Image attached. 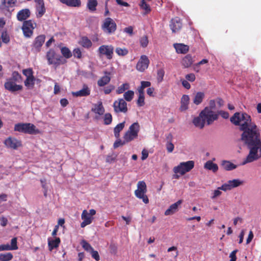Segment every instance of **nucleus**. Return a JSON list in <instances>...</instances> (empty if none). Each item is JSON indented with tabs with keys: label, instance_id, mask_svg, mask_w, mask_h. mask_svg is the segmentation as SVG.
Returning a JSON list of instances; mask_svg holds the SVG:
<instances>
[{
	"label": "nucleus",
	"instance_id": "nucleus-24",
	"mask_svg": "<svg viewBox=\"0 0 261 261\" xmlns=\"http://www.w3.org/2000/svg\"><path fill=\"white\" fill-rule=\"evenodd\" d=\"M190 98L188 95H182L181 98V105L180 107V111H185L188 109L189 104Z\"/></svg>",
	"mask_w": 261,
	"mask_h": 261
},
{
	"label": "nucleus",
	"instance_id": "nucleus-42",
	"mask_svg": "<svg viewBox=\"0 0 261 261\" xmlns=\"http://www.w3.org/2000/svg\"><path fill=\"white\" fill-rule=\"evenodd\" d=\"M149 64V60L148 57L145 55L141 56L140 60L137 63V65H148Z\"/></svg>",
	"mask_w": 261,
	"mask_h": 261
},
{
	"label": "nucleus",
	"instance_id": "nucleus-39",
	"mask_svg": "<svg viewBox=\"0 0 261 261\" xmlns=\"http://www.w3.org/2000/svg\"><path fill=\"white\" fill-rule=\"evenodd\" d=\"M61 51L63 56L66 59H68L72 56V53L69 49L66 47H63L61 49Z\"/></svg>",
	"mask_w": 261,
	"mask_h": 261
},
{
	"label": "nucleus",
	"instance_id": "nucleus-55",
	"mask_svg": "<svg viewBox=\"0 0 261 261\" xmlns=\"http://www.w3.org/2000/svg\"><path fill=\"white\" fill-rule=\"evenodd\" d=\"M92 257L94 258L96 261H98L100 259V257L98 251L92 250L90 252Z\"/></svg>",
	"mask_w": 261,
	"mask_h": 261
},
{
	"label": "nucleus",
	"instance_id": "nucleus-40",
	"mask_svg": "<svg viewBox=\"0 0 261 261\" xmlns=\"http://www.w3.org/2000/svg\"><path fill=\"white\" fill-rule=\"evenodd\" d=\"M134 96V92L133 91L128 90L127 92H125L123 94V97L125 101H130Z\"/></svg>",
	"mask_w": 261,
	"mask_h": 261
},
{
	"label": "nucleus",
	"instance_id": "nucleus-61",
	"mask_svg": "<svg viewBox=\"0 0 261 261\" xmlns=\"http://www.w3.org/2000/svg\"><path fill=\"white\" fill-rule=\"evenodd\" d=\"M238 252V250L236 249L233 251H232L229 257L230 258V261H236L237 260V256H236V253Z\"/></svg>",
	"mask_w": 261,
	"mask_h": 261
},
{
	"label": "nucleus",
	"instance_id": "nucleus-27",
	"mask_svg": "<svg viewBox=\"0 0 261 261\" xmlns=\"http://www.w3.org/2000/svg\"><path fill=\"white\" fill-rule=\"evenodd\" d=\"M205 97L204 93L203 92H198L196 93L194 98L193 103L196 105L200 104Z\"/></svg>",
	"mask_w": 261,
	"mask_h": 261
},
{
	"label": "nucleus",
	"instance_id": "nucleus-22",
	"mask_svg": "<svg viewBox=\"0 0 261 261\" xmlns=\"http://www.w3.org/2000/svg\"><path fill=\"white\" fill-rule=\"evenodd\" d=\"M173 46L178 54H186L189 50V46L183 43H174Z\"/></svg>",
	"mask_w": 261,
	"mask_h": 261
},
{
	"label": "nucleus",
	"instance_id": "nucleus-14",
	"mask_svg": "<svg viewBox=\"0 0 261 261\" xmlns=\"http://www.w3.org/2000/svg\"><path fill=\"white\" fill-rule=\"evenodd\" d=\"M114 47L112 45H102L98 48V52L100 54L105 55L109 59H111L113 57Z\"/></svg>",
	"mask_w": 261,
	"mask_h": 261
},
{
	"label": "nucleus",
	"instance_id": "nucleus-49",
	"mask_svg": "<svg viewBox=\"0 0 261 261\" xmlns=\"http://www.w3.org/2000/svg\"><path fill=\"white\" fill-rule=\"evenodd\" d=\"M23 74L27 77V78L33 77V71L31 68H28L23 70Z\"/></svg>",
	"mask_w": 261,
	"mask_h": 261
},
{
	"label": "nucleus",
	"instance_id": "nucleus-59",
	"mask_svg": "<svg viewBox=\"0 0 261 261\" xmlns=\"http://www.w3.org/2000/svg\"><path fill=\"white\" fill-rule=\"evenodd\" d=\"M217 114H219V116L221 115V117L224 119H227L229 117V113L227 112L223 111H218L217 112Z\"/></svg>",
	"mask_w": 261,
	"mask_h": 261
},
{
	"label": "nucleus",
	"instance_id": "nucleus-12",
	"mask_svg": "<svg viewBox=\"0 0 261 261\" xmlns=\"http://www.w3.org/2000/svg\"><path fill=\"white\" fill-rule=\"evenodd\" d=\"M16 2L17 0H2L0 4V10L11 13L13 10V9H11L15 6Z\"/></svg>",
	"mask_w": 261,
	"mask_h": 261
},
{
	"label": "nucleus",
	"instance_id": "nucleus-23",
	"mask_svg": "<svg viewBox=\"0 0 261 261\" xmlns=\"http://www.w3.org/2000/svg\"><path fill=\"white\" fill-rule=\"evenodd\" d=\"M91 111L99 115H102L105 113V108L102 105V102L101 101H99L97 103L94 104L93 108L91 109Z\"/></svg>",
	"mask_w": 261,
	"mask_h": 261
},
{
	"label": "nucleus",
	"instance_id": "nucleus-31",
	"mask_svg": "<svg viewBox=\"0 0 261 261\" xmlns=\"http://www.w3.org/2000/svg\"><path fill=\"white\" fill-rule=\"evenodd\" d=\"M222 166L227 171L232 170L237 168V165L228 161H223L222 163Z\"/></svg>",
	"mask_w": 261,
	"mask_h": 261
},
{
	"label": "nucleus",
	"instance_id": "nucleus-28",
	"mask_svg": "<svg viewBox=\"0 0 261 261\" xmlns=\"http://www.w3.org/2000/svg\"><path fill=\"white\" fill-rule=\"evenodd\" d=\"M62 4L70 7H79L81 3L80 0H59Z\"/></svg>",
	"mask_w": 261,
	"mask_h": 261
},
{
	"label": "nucleus",
	"instance_id": "nucleus-50",
	"mask_svg": "<svg viewBox=\"0 0 261 261\" xmlns=\"http://www.w3.org/2000/svg\"><path fill=\"white\" fill-rule=\"evenodd\" d=\"M140 42L141 46L143 47H146L148 44V40L147 36H143L140 40Z\"/></svg>",
	"mask_w": 261,
	"mask_h": 261
},
{
	"label": "nucleus",
	"instance_id": "nucleus-20",
	"mask_svg": "<svg viewBox=\"0 0 261 261\" xmlns=\"http://www.w3.org/2000/svg\"><path fill=\"white\" fill-rule=\"evenodd\" d=\"M25 134L36 135L40 134V131L38 128H36L34 124L31 123H25Z\"/></svg>",
	"mask_w": 261,
	"mask_h": 261
},
{
	"label": "nucleus",
	"instance_id": "nucleus-64",
	"mask_svg": "<svg viewBox=\"0 0 261 261\" xmlns=\"http://www.w3.org/2000/svg\"><path fill=\"white\" fill-rule=\"evenodd\" d=\"M11 250L9 244H3L0 245V251Z\"/></svg>",
	"mask_w": 261,
	"mask_h": 261
},
{
	"label": "nucleus",
	"instance_id": "nucleus-17",
	"mask_svg": "<svg viewBox=\"0 0 261 261\" xmlns=\"http://www.w3.org/2000/svg\"><path fill=\"white\" fill-rule=\"evenodd\" d=\"M31 15V12L29 9H23L18 12L17 14V19L18 21H22L27 20Z\"/></svg>",
	"mask_w": 261,
	"mask_h": 261
},
{
	"label": "nucleus",
	"instance_id": "nucleus-16",
	"mask_svg": "<svg viewBox=\"0 0 261 261\" xmlns=\"http://www.w3.org/2000/svg\"><path fill=\"white\" fill-rule=\"evenodd\" d=\"M170 27L173 33H176L179 31L182 27V23L180 19L176 17L171 19Z\"/></svg>",
	"mask_w": 261,
	"mask_h": 261
},
{
	"label": "nucleus",
	"instance_id": "nucleus-33",
	"mask_svg": "<svg viewBox=\"0 0 261 261\" xmlns=\"http://www.w3.org/2000/svg\"><path fill=\"white\" fill-rule=\"evenodd\" d=\"M138 137V136L135 135L134 134L129 132V131H126L125 134L123 136V139L125 140V142L127 143L133 140L136 139Z\"/></svg>",
	"mask_w": 261,
	"mask_h": 261
},
{
	"label": "nucleus",
	"instance_id": "nucleus-48",
	"mask_svg": "<svg viewBox=\"0 0 261 261\" xmlns=\"http://www.w3.org/2000/svg\"><path fill=\"white\" fill-rule=\"evenodd\" d=\"M164 74L165 71L163 69L161 68L158 70L156 79L159 83H161L163 81Z\"/></svg>",
	"mask_w": 261,
	"mask_h": 261
},
{
	"label": "nucleus",
	"instance_id": "nucleus-11",
	"mask_svg": "<svg viewBox=\"0 0 261 261\" xmlns=\"http://www.w3.org/2000/svg\"><path fill=\"white\" fill-rule=\"evenodd\" d=\"M243 184V181L239 179H234L229 180L227 182L223 184L221 187H219V189L222 191H227L237 188Z\"/></svg>",
	"mask_w": 261,
	"mask_h": 261
},
{
	"label": "nucleus",
	"instance_id": "nucleus-19",
	"mask_svg": "<svg viewBox=\"0 0 261 261\" xmlns=\"http://www.w3.org/2000/svg\"><path fill=\"white\" fill-rule=\"evenodd\" d=\"M72 95L75 97L87 96L90 95V90L86 85H84L82 89L72 93Z\"/></svg>",
	"mask_w": 261,
	"mask_h": 261
},
{
	"label": "nucleus",
	"instance_id": "nucleus-62",
	"mask_svg": "<svg viewBox=\"0 0 261 261\" xmlns=\"http://www.w3.org/2000/svg\"><path fill=\"white\" fill-rule=\"evenodd\" d=\"M185 78L186 80L191 82H194L195 80V74L193 73L188 74L186 75Z\"/></svg>",
	"mask_w": 261,
	"mask_h": 261
},
{
	"label": "nucleus",
	"instance_id": "nucleus-46",
	"mask_svg": "<svg viewBox=\"0 0 261 261\" xmlns=\"http://www.w3.org/2000/svg\"><path fill=\"white\" fill-rule=\"evenodd\" d=\"M38 9V14L39 17H41L45 12V8L44 7V4L41 3L37 5Z\"/></svg>",
	"mask_w": 261,
	"mask_h": 261
},
{
	"label": "nucleus",
	"instance_id": "nucleus-25",
	"mask_svg": "<svg viewBox=\"0 0 261 261\" xmlns=\"http://www.w3.org/2000/svg\"><path fill=\"white\" fill-rule=\"evenodd\" d=\"M61 242L59 238H56L55 240L48 239V246L49 251H52L54 249L57 248L59 247Z\"/></svg>",
	"mask_w": 261,
	"mask_h": 261
},
{
	"label": "nucleus",
	"instance_id": "nucleus-35",
	"mask_svg": "<svg viewBox=\"0 0 261 261\" xmlns=\"http://www.w3.org/2000/svg\"><path fill=\"white\" fill-rule=\"evenodd\" d=\"M194 62V60L190 55H187L182 59L184 65H192Z\"/></svg>",
	"mask_w": 261,
	"mask_h": 261
},
{
	"label": "nucleus",
	"instance_id": "nucleus-60",
	"mask_svg": "<svg viewBox=\"0 0 261 261\" xmlns=\"http://www.w3.org/2000/svg\"><path fill=\"white\" fill-rule=\"evenodd\" d=\"M115 88V87L113 85H110L109 86L105 88L104 89V93L106 94H110Z\"/></svg>",
	"mask_w": 261,
	"mask_h": 261
},
{
	"label": "nucleus",
	"instance_id": "nucleus-63",
	"mask_svg": "<svg viewBox=\"0 0 261 261\" xmlns=\"http://www.w3.org/2000/svg\"><path fill=\"white\" fill-rule=\"evenodd\" d=\"M167 150L168 152H172L174 149V145L171 142H168L166 144Z\"/></svg>",
	"mask_w": 261,
	"mask_h": 261
},
{
	"label": "nucleus",
	"instance_id": "nucleus-45",
	"mask_svg": "<svg viewBox=\"0 0 261 261\" xmlns=\"http://www.w3.org/2000/svg\"><path fill=\"white\" fill-rule=\"evenodd\" d=\"M129 88V86L128 84H123L118 88L116 92L117 94H121L123 93L126 90H127Z\"/></svg>",
	"mask_w": 261,
	"mask_h": 261
},
{
	"label": "nucleus",
	"instance_id": "nucleus-26",
	"mask_svg": "<svg viewBox=\"0 0 261 261\" xmlns=\"http://www.w3.org/2000/svg\"><path fill=\"white\" fill-rule=\"evenodd\" d=\"M79 44L86 48H89L92 45L91 41L86 36H83L81 38Z\"/></svg>",
	"mask_w": 261,
	"mask_h": 261
},
{
	"label": "nucleus",
	"instance_id": "nucleus-52",
	"mask_svg": "<svg viewBox=\"0 0 261 261\" xmlns=\"http://www.w3.org/2000/svg\"><path fill=\"white\" fill-rule=\"evenodd\" d=\"M127 142H125V140L124 139L123 141H122L120 139H118L117 140H116L115 143H114L113 147L114 148H116L120 146H122L124 145Z\"/></svg>",
	"mask_w": 261,
	"mask_h": 261
},
{
	"label": "nucleus",
	"instance_id": "nucleus-15",
	"mask_svg": "<svg viewBox=\"0 0 261 261\" xmlns=\"http://www.w3.org/2000/svg\"><path fill=\"white\" fill-rule=\"evenodd\" d=\"M45 39V36L44 35H40L36 37L33 44V49H35L37 52L39 51Z\"/></svg>",
	"mask_w": 261,
	"mask_h": 261
},
{
	"label": "nucleus",
	"instance_id": "nucleus-29",
	"mask_svg": "<svg viewBox=\"0 0 261 261\" xmlns=\"http://www.w3.org/2000/svg\"><path fill=\"white\" fill-rule=\"evenodd\" d=\"M204 168L212 171L213 172L215 173L218 170V165L214 163L211 161H207L204 165Z\"/></svg>",
	"mask_w": 261,
	"mask_h": 261
},
{
	"label": "nucleus",
	"instance_id": "nucleus-51",
	"mask_svg": "<svg viewBox=\"0 0 261 261\" xmlns=\"http://www.w3.org/2000/svg\"><path fill=\"white\" fill-rule=\"evenodd\" d=\"M17 243V242L16 238H13L12 239L11 241V246H10L11 250H16L18 249Z\"/></svg>",
	"mask_w": 261,
	"mask_h": 261
},
{
	"label": "nucleus",
	"instance_id": "nucleus-3",
	"mask_svg": "<svg viewBox=\"0 0 261 261\" xmlns=\"http://www.w3.org/2000/svg\"><path fill=\"white\" fill-rule=\"evenodd\" d=\"M21 82V76L17 72H14L11 77L7 79L4 84L5 88L11 92H15L22 89V86L18 84Z\"/></svg>",
	"mask_w": 261,
	"mask_h": 261
},
{
	"label": "nucleus",
	"instance_id": "nucleus-53",
	"mask_svg": "<svg viewBox=\"0 0 261 261\" xmlns=\"http://www.w3.org/2000/svg\"><path fill=\"white\" fill-rule=\"evenodd\" d=\"M73 55L75 58L80 59L82 57V52L79 48H76L73 50Z\"/></svg>",
	"mask_w": 261,
	"mask_h": 261
},
{
	"label": "nucleus",
	"instance_id": "nucleus-54",
	"mask_svg": "<svg viewBox=\"0 0 261 261\" xmlns=\"http://www.w3.org/2000/svg\"><path fill=\"white\" fill-rule=\"evenodd\" d=\"M137 105L139 107H142L144 105V95H139L137 100Z\"/></svg>",
	"mask_w": 261,
	"mask_h": 261
},
{
	"label": "nucleus",
	"instance_id": "nucleus-37",
	"mask_svg": "<svg viewBox=\"0 0 261 261\" xmlns=\"http://www.w3.org/2000/svg\"><path fill=\"white\" fill-rule=\"evenodd\" d=\"M35 81V78L34 77L27 78L25 81H24V85L28 88L32 89L34 87Z\"/></svg>",
	"mask_w": 261,
	"mask_h": 261
},
{
	"label": "nucleus",
	"instance_id": "nucleus-13",
	"mask_svg": "<svg viewBox=\"0 0 261 261\" xmlns=\"http://www.w3.org/2000/svg\"><path fill=\"white\" fill-rule=\"evenodd\" d=\"M4 144L8 148L15 150L22 146L21 141L11 137L5 140Z\"/></svg>",
	"mask_w": 261,
	"mask_h": 261
},
{
	"label": "nucleus",
	"instance_id": "nucleus-9",
	"mask_svg": "<svg viewBox=\"0 0 261 261\" xmlns=\"http://www.w3.org/2000/svg\"><path fill=\"white\" fill-rule=\"evenodd\" d=\"M36 26L32 20H28L23 21L22 26V31L24 36L27 38H30L33 34V30Z\"/></svg>",
	"mask_w": 261,
	"mask_h": 261
},
{
	"label": "nucleus",
	"instance_id": "nucleus-18",
	"mask_svg": "<svg viewBox=\"0 0 261 261\" xmlns=\"http://www.w3.org/2000/svg\"><path fill=\"white\" fill-rule=\"evenodd\" d=\"M182 201L181 200H179L175 203L171 204L165 212V215H172L177 212L178 210V206L182 203Z\"/></svg>",
	"mask_w": 261,
	"mask_h": 261
},
{
	"label": "nucleus",
	"instance_id": "nucleus-10",
	"mask_svg": "<svg viewBox=\"0 0 261 261\" xmlns=\"http://www.w3.org/2000/svg\"><path fill=\"white\" fill-rule=\"evenodd\" d=\"M114 110L116 113H126L128 109L127 103L123 98H119L113 103Z\"/></svg>",
	"mask_w": 261,
	"mask_h": 261
},
{
	"label": "nucleus",
	"instance_id": "nucleus-43",
	"mask_svg": "<svg viewBox=\"0 0 261 261\" xmlns=\"http://www.w3.org/2000/svg\"><path fill=\"white\" fill-rule=\"evenodd\" d=\"M81 244L82 245V247L87 251L90 252L93 249L91 245L86 240H82Z\"/></svg>",
	"mask_w": 261,
	"mask_h": 261
},
{
	"label": "nucleus",
	"instance_id": "nucleus-8",
	"mask_svg": "<svg viewBox=\"0 0 261 261\" xmlns=\"http://www.w3.org/2000/svg\"><path fill=\"white\" fill-rule=\"evenodd\" d=\"M101 29L105 33L111 34L116 30L117 24L113 19L107 17L104 20Z\"/></svg>",
	"mask_w": 261,
	"mask_h": 261
},
{
	"label": "nucleus",
	"instance_id": "nucleus-1",
	"mask_svg": "<svg viewBox=\"0 0 261 261\" xmlns=\"http://www.w3.org/2000/svg\"><path fill=\"white\" fill-rule=\"evenodd\" d=\"M231 123L240 125L243 131L241 140L249 149V152L243 165L256 161L261 157V139L259 129L251 121L250 115L237 112L230 118Z\"/></svg>",
	"mask_w": 261,
	"mask_h": 261
},
{
	"label": "nucleus",
	"instance_id": "nucleus-4",
	"mask_svg": "<svg viewBox=\"0 0 261 261\" xmlns=\"http://www.w3.org/2000/svg\"><path fill=\"white\" fill-rule=\"evenodd\" d=\"M194 167V162L193 161H189L186 162H181L178 166L173 168V171L175 173L173 175V178L178 179L179 175H183L187 172L190 171Z\"/></svg>",
	"mask_w": 261,
	"mask_h": 261
},
{
	"label": "nucleus",
	"instance_id": "nucleus-30",
	"mask_svg": "<svg viewBox=\"0 0 261 261\" xmlns=\"http://www.w3.org/2000/svg\"><path fill=\"white\" fill-rule=\"evenodd\" d=\"M125 125V121L118 124L114 129L115 137L118 139L120 137V132L123 129Z\"/></svg>",
	"mask_w": 261,
	"mask_h": 261
},
{
	"label": "nucleus",
	"instance_id": "nucleus-6",
	"mask_svg": "<svg viewBox=\"0 0 261 261\" xmlns=\"http://www.w3.org/2000/svg\"><path fill=\"white\" fill-rule=\"evenodd\" d=\"M95 214L96 211L94 209H91L89 212L86 210L83 211L81 215V219L83 220V222L81 223V227L84 228L91 224L94 220L93 216Z\"/></svg>",
	"mask_w": 261,
	"mask_h": 261
},
{
	"label": "nucleus",
	"instance_id": "nucleus-57",
	"mask_svg": "<svg viewBox=\"0 0 261 261\" xmlns=\"http://www.w3.org/2000/svg\"><path fill=\"white\" fill-rule=\"evenodd\" d=\"M2 39L3 42L7 43L10 41V38L9 35L6 32H3L2 34Z\"/></svg>",
	"mask_w": 261,
	"mask_h": 261
},
{
	"label": "nucleus",
	"instance_id": "nucleus-58",
	"mask_svg": "<svg viewBox=\"0 0 261 261\" xmlns=\"http://www.w3.org/2000/svg\"><path fill=\"white\" fill-rule=\"evenodd\" d=\"M222 190L221 189H219V187L217 190H214L213 192V195L211 197V198L213 199H216L217 197L220 196L222 194V192L220 191Z\"/></svg>",
	"mask_w": 261,
	"mask_h": 261
},
{
	"label": "nucleus",
	"instance_id": "nucleus-21",
	"mask_svg": "<svg viewBox=\"0 0 261 261\" xmlns=\"http://www.w3.org/2000/svg\"><path fill=\"white\" fill-rule=\"evenodd\" d=\"M105 75L102 76L97 81V85L99 87H103L107 85L111 81L110 72L105 71Z\"/></svg>",
	"mask_w": 261,
	"mask_h": 261
},
{
	"label": "nucleus",
	"instance_id": "nucleus-7",
	"mask_svg": "<svg viewBox=\"0 0 261 261\" xmlns=\"http://www.w3.org/2000/svg\"><path fill=\"white\" fill-rule=\"evenodd\" d=\"M46 58L49 64L60 65L64 64L65 60L60 55L56 54L53 49H50L46 54Z\"/></svg>",
	"mask_w": 261,
	"mask_h": 261
},
{
	"label": "nucleus",
	"instance_id": "nucleus-41",
	"mask_svg": "<svg viewBox=\"0 0 261 261\" xmlns=\"http://www.w3.org/2000/svg\"><path fill=\"white\" fill-rule=\"evenodd\" d=\"M140 6L142 9L145 10V14H147L151 11L149 5L146 3L145 0H141Z\"/></svg>",
	"mask_w": 261,
	"mask_h": 261
},
{
	"label": "nucleus",
	"instance_id": "nucleus-44",
	"mask_svg": "<svg viewBox=\"0 0 261 261\" xmlns=\"http://www.w3.org/2000/svg\"><path fill=\"white\" fill-rule=\"evenodd\" d=\"M115 52L118 56H124L126 55L128 51L126 48L117 47L115 49Z\"/></svg>",
	"mask_w": 261,
	"mask_h": 261
},
{
	"label": "nucleus",
	"instance_id": "nucleus-38",
	"mask_svg": "<svg viewBox=\"0 0 261 261\" xmlns=\"http://www.w3.org/2000/svg\"><path fill=\"white\" fill-rule=\"evenodd\" d=\"M14 130L25 133V123H18L16 124L14 126Z\"/></svg>",
	"mask_w": 261,
	"mask_h": 261
},
{
	"label": "nucleus",
	"instance_id": "nucleus-36",
	"mask_svg": "<svg viewBox=\"0 0 261 261\" xmlns=\"http://www.w3.org/2000/svg\"><path fill=\"white\" fill-rule=\"evenodd\" d=\"M13 254L11 252L0 253V261H10L13 258Z\"/></svg>",
	"mask_w": 261,
	"mask_h": 261
},
{
	"label": "nucleus",
	"instance_id": "nucleus-34",
	"mask_svg": "<svg viewBox=\"0 0 261 261\" xmlns=\"http://www.w3.org/2000/svg\"><path fill=\"white\" fill-rule=\"evenodd\" d=\"M97 4L98 3L96 0H88L87 6L90 11L93 12L96 10Z\"/></svg>",
	"mask_w": 261,
	"mask_h": 261
},
{
	"label": "nucleus",
	"instance_id": "nucleus-47",
	"mask_svg": "<svg viewBox=\"0 0 261 261\" xmlns=\"http://www.w3.org/2000/svg\"><path fill=\"white\" fill-rule=\"evenodd\" d=\"M104 124L105 125H109L112 123V116L109 113L105 114L103 118Z\"/></svg>",
	"mask_w": 261,
	"mask_h": 261
},
{
	"label": "nucleus",
	"instance_id": "nucleus-56",
	"mask_svg": "<svg viewBox=\"0 0 261 261\" xmlns=\"http://www.w3.org/2000/svg\"><path fill=\"white\" fill-rule=\"evenodd\" d=\"M208 109V110L213 111L216 108V101L214 99H211L209 101V106L208 107H206Z\"/></svg>",
	"mask_w": 261,
	"mask_h": 261
},
{
	"label": "nucleus",
	"instance_id": "nucleus-32",
	"mask_svg": "<svg viewBox=\"0 0 261 261\" xmlns=\"http://www.w3.org/2000/svg\"><path fill=\"white\" fill-rule=\"evenodd\" d=\"M140 130V125L138 122L133 123L129 127L128 131L138 136Z\"/></svg>",
	"mask_w": 261,
	"mask_h": 261
},
{
	"label": "nucleus",
	"instance_id": "nucleus-5",
	"mask_svg": "<svg viewBox=\"0 0 261 261\" xmlns=\"http://www.w3.org/2000/svg\"><path fill=\"white\" fill-rule=\"evenodd\" d=\"M146 183L144 181H139L137 184V189L135 191V195L137 198L142 199L146 204L149 202L148 198L146 195Z\"/></svg>",
	"mask_w": 261,
	"mask_h": 261
},
{
	"label": "nucleus",
	"instance_id": "nucleus-2",
	"mask_svg": "<svg viewBox=\"0 0 261 261\" xmlns=\"http://www.w3.org/2000/svg\"><path fill=\"white\" fill-rule=\"evenodd\" d=\"M218 118L219 114L204 108L199 113V116L193 119V123L196 127L202 129L205 124L207 125H211L215 121L218 120Z\"/></svg>",
	"mask_w": 261,
	"mask_h": 261
}]
</instances>
